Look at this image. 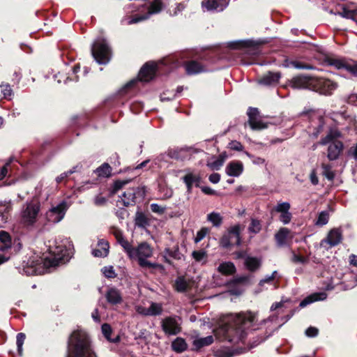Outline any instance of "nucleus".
<instances>
[{
  "label": "nucleus",
  "instance_id": "nucleus-40",
  "mask_svg": "<svg viewBox=\"0 0 357 357\" xmlns=\"http://www.w3.org/2000/svg\"><path fill=\"white\" fill-rule=\"evenodd\" d=\"M192 258L197 261L204 264L206 262L207 253L205 250H195L192 253Z\"/></svg>",
  "mask_w": 357,
  "mask_h": 357
},
{
  "label": "nucleus",
  "instance_id": "nucleus-52",
  "mask_svg": "<svg viewBox=\"0 0 357 357\" xmlns=\"http://www.w3.org/2000/svg\"><path fill=\"white\" fill-rule=\"evenodd\" d=\"M210 229L207 227H202L200 230L197 232L196 236L195 237V243H197L204 239L206 236L209 233Z\"/></svg>",
  "mask_w": 357,
  "mask_h": 357
},
{
  "label": "nucleus",
  "instance_id": "nucleus-64",
  "mask_svg": "<svg viewBox=\"0 0 357 357\" xmlns=\"http://www.w3.org/2000/svg\"><path fill=\"white\" fill-rule=\"evenodd\" d=\"M318 329L315 327H309L306 331H305V335L307 336V337H316L317 335H318Z\"/></svg>",
  "mask_w": 357,
  "mask_h": 357
},
{
  "label": "nucleus",
  "instance_id": "nucleus-54",
  "mask_svg": "<svg viewBox=\"0 0 357 357\" xmlns=\"http://www.w3.org/2000/svg\"><path fill=\"white\" fill-rule=\"evenodd\" d=\"M102 272L104 274V275L107 278H114L116 276V274L112 266H104L102 268Z\"/></svg>",
  "mask_w": 357,
  "mask_h": 357
},
{
  "label": "nucleus",
  "instance_id": "nucleus-26",
  "mask_svg": "<svg viewBox=\"0 0 357 357\" xmlns=\"http://www.w3.org/2000/svg\"><path fill=\"white\" fill-rule=\"evenodd\" d=\"M342 137L341 132L337 129H330L327 135L321 138L319 142L321 145H326L333 143V142H340L339 138Z\"/></svg>",
  "mask_w": 357,
  "mask_h": 357
},
{
  "label": "nucleus",
  "instance_id": "nucleus-16",
  "mask_svg": "<svg viewBox=\"0 0 357 357\" xmlns=\"http://www.w3.org/2000/svg\"><path fill=\"white\" fill-rule=\"evenodd\" d=\"M230 0H203L202 6L207 11L221 12L229 5Z\"/></svg>",
  "mask_w": 357,
  "mask_h": 357
},
{
  "label": "nucleus",
  "instance_id": "nucleus-34",
  "mask_svg": "<svg viewBox=\"0 0 357 357\" xmlns=\"http://www.w3.org/2000/svg\"><path fill=\"white\" fill-rule=\"evenodd\" d=\"M172 348L174 351L181 353L186 350L187 344L183 338L176 337L172 343Z\"/></svg>",
  "mask_w": 357,
  "mask_h": 357
},
{
  "label": "nucleus",
  "instance_id": "nucleus-43",
  "mask_svg": "<svg viewBox=\"0 0 357 357\" xmlns=\"http://www.w3.org/2000/svg\"><path fill=\"white\" fill-rule=\"evenodd\" d=\"M149 309V311L147 312L149 316H157L161 314L162 312V307L160 303H151Z\"/></svg>",
  "mask_w": 357,
  "mask_h": 357
},
{
  "label": "nucleus",
  "instance_id": "nucleus-14",
  "mask_svg": "<svg viewBox=\"0 0 357 357\" xmlns=\"http://www.w3.org/2000/svg\"><path fill=\"white\" fill-rule=\"evenodd\" d=\"M192 152V149L190 147H177L169 149L167 154L170 158L184 161L190 159Z\"/></svg>",
  "mask_w": 357,
  "mask_h": 357
},
{
  "label": "nucleus",
  "instance_id": "nucleus-27",
  "mask_svg": "<svg viewBox=\"0 0 357 357\" xmlns=\"http://www.w3.org/2000/svg\"><path fill=\"white\" fill-rule=\"evenodd\" d=\"M105 298L112 305L119 304L122 301L121 292L116 288H109L105 294Z\"/></svg>",
  "mask_w": 357,
  "mask_h": 357
},
{
  "label": "nucleus",
  "instance_id": "nucleus-35",
  "mask_svg": "<svg viewBox=\"0 0 357 357\" xmlns=\"http://www.w3.org/2000/svg\"><path fill=\"white\" fill-rule=\"evenodd\" d=\"M11 209L10 202H0V220L2 222H6L8 219L6 213Z\"/></svg>",
  "mask_w": 357,
  "mask_h": 357
},
{
  "label": "nucleus",
  "instance_id": "nucleus-47",
  "mask_svg": "<svg viewBox=\"0 0 357 357\" xmlns=\"http://www.w3.org/2000/svg\"><path fill=\"white\" fill-rule=\"evenodd\" d=\"M329 219V213L326 211H323L319 213L318 215V218L315 222V225L317 226H324L326 225L328 222Z\"/></svg>",
  "mask_w": 357,
  "mask_h": 357
},
{
  "label": "nucleus",
  "instance_id": "nucleus-55",
  "mask_svg": "<svg viewBox=\"0 0 357 357\" xmlns=\"http://www.w3.org/2000/svg\"><path fill=\"white\" fill-rule=\"evenodd\" d=\"M128 183V181H116L114 183L112 189L111 193L112 195L116 194L120 189L123 188V185Z\"/></svg>",
  "mask_w": 357,
  "mask_h": 357
},
{
  "label": "nucleus",
  "instance_id": "nucleus-12",
  "mask_svg": "<svg viewBox=\"0 0 357 357\" xmlns=\"http://www.w3.org/2000/svg\"><path fill=\"white\" fill-rule=\"evenodd\" d=\"M161 327L165 335H176L181 331L180 319L177 317H168L161 321Z\"/></svg>",
  "mask_w": 357,
  "mask_h": 357
},
{
  "label": "nucleus",
  "instance_id": "nucleus-42",
  "mask_svg": "<svg viewBox=\"0 0 357 357\" xmlns=\"http://www.w3.org/2000/svg\"><path fill=\"white\" fill-rule=\"evenodd\" d=\"M338 15L344 18L351 20L357 24V10H350L344 8L342 11L338 13Z\"/></svg>",
  "mask_w": 357,
  "mask_h": 357
},
{
  "label": "nucleus",
  "instance_id": "nucleus-25",
  "mask_svg": "<svg viewBox=\"0 0 357 357\" xmlns=\"http://www.w3.org/2000/svg\"><path fill=\"white\" fill-rule=\"evenodd\" d=\"M327 298V294L325 292H317L310 294V296L305 298L299 304V307L303 308L307 305L316 302L324 301Z\"/></svg>",
  "mask_w": 357,
  "mask_h": 357
},
{
  "label": "nucleus",
  "instance_id": "nucleus-7",
  "mask_svg": "<svg viewBox=\"0 0 357 357\" xmlns=\"http://www.w3.org/2000/svg\"><path fill=\"white\" fill-rule=\"evenodd\" d=\"M163 8L164 4L162 0H153L150 3L148 12L146 14L133 16L126 15L122 18L121 24L123 25H131L149 19L151 15L160 13Z\"/></svg>",
  "mask_w": 357,
  "mask_h": 357
},
{
  "label": "nucleus",
  "instance_id": "nucleus-59",
  "mask_svg": "<svg viewBox=\"0 0 357 357\" xmlns=\"http://www.w3.org/2000/svg\"><path fill=\"white\" fill-rule=\"evenodd\" d=\"M347 157L357 160V143L352 145L347 151Z\"/></svg>",
  "mask_w": 357,
  "mask_h": 357
},
{
  "label": "nucleus",
  "instance_id": "nucleus-32",
  "mask_svg": "<svg viewBox=\"0 0 357 357\" xmlns=\"http://www.w3.org/2000/svg\"><path fill=\"white\" fill-rule=\"evenodd\" d=\"M218 271L225 275H231L235 273L236 267L232 262H222L219 265Z\"/></svg>",
  "mask_w": 357,
  "mask_h": 357
},
{
  "label": "nucleus",
  "instance_id": "nucleus-13",
  "mask_svg": "<svg viewBox=\"0 0 357 357\" xmlns=\"http://www.w3.org/2000/svg\"><path fill=\"white\" fill-rule=\"evenodd\" d=\"M265 41L264 40H238L233 42L231 44V47L233 49H241L243 47L248 48V52L252 54H257L259 53V45L264 44Z\"/></svg>",
  "mask_w": 357,
  "mask_h": 357
},
{
  "label": "nucleus",
  "instance_id": "nucleus-31",
  "mask_svg": "<svg viewBox=\"0 0 357 357\" xmlns=\"http://www.w3.org/2000/svg\"><path fill=\"white\" fill-rule=\"evenodd\" d=\"M206 220L215 227H220L223 222V218L218 212H211L207 215Z\"/></svg>",
  "mask_w": 357,
  "mask_h": 357
},
{
  "label": "nucleus",
  "instance_id": "nucleus-11",
  "mask_svg": "<svg viewBox=\"0 0 357 357\" xmlns=\"http://www.w3.org/2000/svg\"><path fill=\"white\" fill-rule=\"evenodd\" d=\"M68 207L69 206L66 201H62L56 206H52L46 213L47 220L52 223L61 222L63 219Z\"/></svg>",
  "mask_w": 357,
  "mask_h": 357
},
{
  "label": "nucleus",
  "instance_id": "nucleus-44",
  "mask_svg": "<svg viewBox=\"0 0 357 357\" xmlns=\"http://www.w3.org/2000/svg\"><path fill=\"white\" fill-rule=\"evenodd\" d=\"M222 165L223 163L217 157H213L211 160L207 161L206 163V166L211 170H219Z\"/></svg>",
  "mask_w": 357,
  "mask_h": 357
},
{
  "label": "nucleus",
  "instance_id": "nucleus-37",
  "mask_svg": "<svg viewBox=\"0 0 357 357\" xmlns=\"http://www.w3.org/2000/svg\"><path fill=\"white\" fill-rule=\"evenodd\" d=\"M96 172L98 176L109 177L112 173V168L107 163H104L96 169Z\"/></svg>",
  "mask_w": 357,
  "mask_h": 357
},
{
  "label": "nucleus",
  "instance_id": "nucleus-4",
  "mask_svg": "<svg viewBox=\"0 0 357 357\" xmlns=\"http://www.w3.org/2000/svg\"><path fill=\"white\" fill-rule=\"evenodd\" d=\"M167 63V59L160 60L157 62L150 61L146 63L139 70L137 79H132L128 82L124 86L123 90L132 87L137 80L142 82H149L154 77L155 73L160 70V66L166 65Z\"/></svg>",
  "mask_w": 357,
  "mask_h": 357
},
{
  "label": "nucleus",
  "instance_id": "nucleus-39",
  "mask_svg": "<svg viewBox=\"0 0 357 357\" xmlns=\"http://www.w3.org/2000/svg\"><path fill=\"white\" fill-rule=\"evenodd\" d=\"M0 241L3 244V246L1 248V250L8 249L11 247L10 236L5 231H0Z\"/></svg>",
  "mask_w": 357,
  "mask_h": 357
},
{
  "label": "nucleus",
  "instance_id": "nucleus-60",
  "mask_svg": "<svg viewBox=\"0 0 357 357\" xmlns=\"http://www.w3.org/2000/svg\"><path fill=\"white\" fill-rule=\"evenodd\" d=\"M151 209L153 213H158V214H162L165 211L166 208L164 206H162L156 203H152L150 205Z\"/></svg>",
  "mask_w": 357,
  "mask_h": 357
},
{
  "label": "nucleus",
  "instance_id": "nucleus-17",
  "mask_svg": "<svg viewBox=\"0 0 357 357\" xmlns=\"http://www.w3.org/2000/svg\"><path fill=\"white\" fill-rule=\"evenodd\" d=\"M314 78L310 76H296L291 81V86L296 89H307L312 90Z\"/></svg>",
  "mask_w": 357,
  "mask_h": 357
},
{
  "label": "nucleus",
  "instance_id": "nucleus-57",
  "mask_svg": "<svg viewBox=\"0 0 357 357\" xmlns=\"http://www.w3.org/2000/svg\"><path fill=\"white\" fill-rule=\"evenodd\" d=\"M245 154L248 157L252 159V163L256 165H266V160L264 158L260 157H255L250 153L245 152Z\"/></svg>",
  "mask_w": 357,
  "mask_h": 357
},
{
  "label": "nucleus",
  "instance_id": "nucleus-58",
  "mask_svg": "<svg viewBox=\"0 0 357 357\" xmlns=\"http://www.w3.org/2000/svg\"><path fill=\"white\" fill-rule=\"evenodd\" d=\"M75 172H76V167H74L69 171L61 174L59 176H58L56 178V183H61L66 178H67L68 176L71 175L72 174H73Z\"/></svg>",
  "mask_w": 357,
  "mask_h": 357
},
{
  "label": "nucleus",
  "instance_id": "nucleus-3",
  "mask_svg": "<svg viewBox=\"0 0 357 357\" xmlns=\"http://www.w3.org/2000/svg\"><path fill=\"white\" fill-rule=\"evenodd\" d=\"M67 357H96L84 331L77 330L72 333L68 340Z\"/></svg>",
  "mask_w": 357,
  "mask_h": 357
},
{
  "label": "nucleus",
  "instance_id": "nucleus-10",
  "mask_svg": "<svg viewBox=\"0 0 357 357\" xmlns=\"http://www.w3.org/2000/svg\"><path fill=\"white\" fill-rule=\"evenodd\" d=\"M220 244L224 248H228L233 245H239L241 244L240 226L237 225L231 227L221 238Z\"/></svg>",
  "mask_w": 357,
  "mask_h": 357
},
{
  "label": "nucleus",
  "instance_id": "nucleus-15",
  "mask_svg": "<svg viewBox=\"0 0 357 357\" xmlns=\"http://www.w3.org/2000/svg\"><path fill=\"white\" fill-rule=\"evenodd\" d=\"M290 207V204L287 202H278L274 207V211L280 213L279 220L284 225L289 224L291 220L292 215L289 212Z\"/></svg>",
  "mask_w": 357,
  "mask_h": 357
},
{
  "label": "nucleus",
  "instance_id": "nucleus-5",
  "mask_svg": "<svg viewBox=\"0 0 357 357\" xmlns=\"http://www.w3.org/2000/svg\"><path fill=\"white\" fill-rule=\"evenodd\" d=\"M91 54L96 61L100 65L107 64L112 57L111 48L104 38H98L91 47Z\"/></svg>",
  "mask_w": 357,
  "mask_h": 357
},
{
  "label": "nucleus",
  "instance_id": "nucleus-19",
  "mask_svg": "<svg viewBox=\"0 0 357 357\" xmlns=\"http://www.w3.org/2000/svg\"><path fill=\"white\" fill-rule=\"evenodd\" d=\"M342 235L341 231L338 229H331L326 238L321 241V244L328 243L330 247H334L341 243Z\"/></svg>",
  "mask_w": 357,
  "mask_h": 357
},
{
  "label": "nucleus",
  "instance_id": "nucleus-62",
  "mask_svg": "<svg viewBox=\"0 0 357 357\" xmlns=\"http://www.w3.org/2000/svg\"><path fill=\"white\" fill-rule=\"evenodd\" d=\"M229 146L231 149L235 151H242L243 149V145L238 141H231L229 144Z\"/></svg>",
  "mask_w": 357,
  "mask_h": 357
},
{
  "label": "nucleus",
  "instance_id": "nucleus-38",
  "mask_svg": "<svg viewBox=\"0 0 357 357\" xmlns=\"http://www.w3.org/2000/svg\"><path fill=\"white\" fill-rule=\"evenodd\" d=\"M101 330H102V333L103 335L108 341H109L111 342H116L119 341V337H116L114 339L111 338L110 336H111L112 331V328H111L110 325H109L108 324H102V327H101Z\"/></svg>",
  "mask_w": 357,
  "mask_h": 357
},
{
  "label": "nucleus",
  "instance_id": "nucleus-9",
  "mask_svg": "<svg viewBox=\"0 0 357 357\" xmlns=\"http://www.w3.org/2000/svg\"><path fill=\"white\" fill-rule=\"evenodd\" d=\"M312 91L328 96L337 88V84L329 79L314 77L312 81Z\"/></svg>",
  "mask_w": 357,
  "mask_h": 357
},
{
  "label": "nucleus",
  "instance_id": "nucleus-21",
  "mask_svg": "<svg viewBox=\"0 0 357 357\" xmlns=\"http://www.w3.org/2000/svg\"><path fill=\"white\" fill-rule=\"evenodd\" d=\"M281 74L279 72H268L259 80V83L265 86L275 85L278 83Z\"/></svg>",
  "mask_w": 357,
  "mask_h": 357
},
{
  "label": "nucleus",
  "instance_id": "nucleus-20",
  "mask_svg": "<svg viewBox=\"0 0 357 357\" xmlns=\"http://www.w3.org/2000/svg\"><path fill=\"white\" fill-rule=\"evenodd\" d=\"M243 172V165L241 161H231L225 168V172L229 176L238 177Z\"/></svg>",
  "mask_w": 357,
  "mask_h": 357
},
{
  "label": "nucleus",
  "instance_id": "nucleus-29",
  "mask_svg": "<svg viewBox=\"0 0 357 357\" xmlns=\"http://www.w3.org/2000/svg\"><path fill=\"white\" fill-rule=\"evenodd\" d=\"M185 70L188 75H195L206 71L203 66L195 61L186 63Z\"/></svg>",
  "mask_w": 357,
  "mask_h": 357
},
{
  "label": "nucleus",
  "instance_id": "nucleus-23",
  "mask_svg": "<svg viewBox=\"0 0 357 357\" xmlns=\"http://www.w3.org/2000/svg\"><path fill=\"white\" fill-rule=\"evenodd\" d=\"M135 195L136 190L134 188H129L119 197V202H121L124 206L134 205L135 204Z\"/></svg>",
  "mask_w": 357,
  "mask_h": 357
},
{
  "label": "nucleus",
  "instance_id": "nucleus-30",
  "mask_svg": "<svg viewBox=\"0 0 357 357\" xmlns=\"http://www.w3.org/2000/svg\"><path fill=\"white\" fill-rule=\"evenodd\" d=\"M290 230L286 227L280 228L275 235V239L278 246L282 247L286 244L287 238Z\"/></svg>",
  "mask_w": 357,
  "mask_h": 357
},
{
  "label": "nucleus",
  "instance_id": "nucleus-1",
  "mask_svg": "<svg viewBox=\"0 0 357 357\" xmlns=\"http://www.w3.org/2000/svg\"><path fill=\"white\" fill-rule=\"evenodd\" d=\"M291 316L287 315L280 319L277 315H272L257 324L256 313L242 312L231 315L229 323L221 326L218 333H222L223 339L229 342L238 344L244 340L250 331L264 330L265 337L261 340L262 342L279 329Z\"/></svg>",
  "mask_w": 357,
  "mask_h": 357
},
{
  "label": "nucleus",
  "instance_id": "nucleus-24",
  "mask_svg": "<svg viewBox=\"0 0 357 357\" xmlns=\"http://www.w3.org/2000/svg\"><path fill=\"white\" fill-rule=\"evenodd\" d=\"M348 61L342 59L328 56L324 59V63L326 66H332L337 70L344 69L347 70V65H348Z\"/></svg>",
  "mask_w": 357,
  "mask_h": 357
},
{
  "label": "nucleus",
  "instance_id": "nucleus-61",
  "mask_svg": "<svg viewBox=\"0 0 357 357\" xmlns=\"http://www.w3.org/2000/svg\"><path fill=\"white\" fill-rule=\"evenodd\" d=\"M276 274L277 271H274L271 275L265 276L264 278L259 281V285L262 287L265 283L271 282L275 278Z\"/></svg>",
  "mask_w": 357,
  "mask_h": 357
},
{
  "label": "nucleus",
  "instance_id": "nucleus-48",
  "mask_svg": "<svg viewBox=\"0 0 357 357\" xmlns=\"http://www.w3.org/2000/svg\"><path fill=\"white\" fill-rule=\"evenodd\" d=\"M322 174L329 181H333L335 177V174L332 170V167L330 165L322 164Z\"/></svg>",
  "mask_w": 357,
  "mask_h": 357
},
{
  "label": "nucleus",
  "instance_id": "nucleus-53",
  "mask_svg": "<svg viewBox=\"0 0 357 357\" xmlns=\"http://www.w3.org/2000/svg\"><path fill=\"white\" fill-rule=\"evenodd\" d=\"M291 261L294 264H306L308 262V259L292 252Z\"/></svg>",
  "mask_w": 357,
  "mask_h": 357
},
{
  "label": "nucleus",
  "instance_id": "nucleus-36",
  "mask_svg": "<svg viewBox=\"0 0 357 357\" xmlns=\"http://www.w3.org/2000/svg\"><path fill=\"white\" fill-rule=\"evenodd\" d=\"M248 124L253 130H261L266 129L268 127V124L261 119L257 118H250L248 121Z\"/></svg>",
  "mask_w": 357,
  "mask_h": 357
},
{
  "label": "nucleus",
  "instance_id": "nucleus-22",
  "mask_svg": "<svg viewBox=\"0 0 357 357\" xmlns=\"http://www.w3.org/2000/svg\"><path fill=\"white\" fill-rule=\"evenodd\" d=\"M182 180L186 185L188 192L190 193L192 192L193 184H195L196 186H199L201 177L197 174L188 172L182 178Z\"/></svg>",
  "mask_w": 357,
  "mask_h": 357
},
{
  "label": "nucleus",
  "instance_id": "nucleus-41",
  "mask_svg": "<svg viewBox=\"0 0 357 357\" xmlns=\"http://www.w3.org/2000/svg\"><path fill=\"white\" fill-rule=\"evenodd\" d=\"M135 223L138 227L143 228L148 225V220L143 213L137 212L135 215Z\"/></svg>",
  "mask_w": 357,
  "mask_h": 357
},
{
  "label": "nucleus",
  "instance_id": "nucleus-46",
  "mask_svg": "<svg viewBox=\"0 0 357 357\" xmlns=\"http://www.w3.org/2000/svg\"><path fill=\"white\" fill-rule=\"evenodd\" d=\"M1 89V93L4 98L8 100H10L13 96V91L11 89V86L9 84L2 83L0 85Z\"/></svg>",
  "mask_w": 357,
  "mask_h": 357
},
{
  "label": "nucleus",
  "instance_id": "nucleus-28",
  "mask_svg": "<svg viewBox=\"0 0 357 357\" xmlns=\"http://www.w3.org/2000/svg\"><path fill=\"white\" fill-rule=\"evenodd\" d=\"M244 264L248 271L254 272L260 268L261 264V258L257 257L247 256L245 258Z\"/></svg>",
  "mask_w": 357,
  "mask_h": 357
},
{
  "label": "nucleus",
  "instance_id": "nucleus-8",
  "mask_svg": "<svg viewBox=\"0 0 357 357\" xmlns=\"http://www.w3.org/2000/svg\"><path fill=\"white\" fill-rule=\"evenodd\" d=\"M152 249L146 243L139 244L134 249L133 258L137 257L140 266L155 268L156 264L151 263L147 260L152 255Z\"/></svg>",
  "mask_w": 357,
  "mask_h": 357
},
{
  "label": "nucleus",
  "instance_id": "nucleus-50",
  "mask_svg": "<svg viewBox=\"0 0 357 357\" xmlns=\"http://www.w3.org/2000/svg\"><path fill=\"white\" fill-rule=\"evenodd\" d=\"M261 229V225L260 221L256 219H252L250 225L248 227V231L250 233L252 234H258Z\"/></svg>",
  "mask_w": 357,
  "mask_h": 357
},
{
  "label": "nucleus",
  "instance_id": "nucleus-51",
  "mask_svg": "<svg viewBox=\"0 0 357 357\" xmlns=\"http://www.w3.org/2000/svg\"><path fill=\"white\" fill-rule=\"evenodd\" d=\"M26 338V335L24 333H20L17 335L16 344L17 347V351L20 355H22L23 351V344L24 340Z\"/></svg>",
  "mask_w": 357,
  "mask_h": 357
},
{
  "label": "nucleus",
  "instance_id": "nucleus-56",
  "mask_svg": "<svg viewBox=\"0 0 357 357\" xmlns=\"http://www.w3.org/2000/svg\"><path fill=\"white\" fill-rule=\"evenodd\" d=\"M347 71L354 76L357 77V61H349L348 65H347Z\"/></svg>",
  "mask_w": 357,
  "mask_h": 357
},
{
  "label": "nucleus",
  "instance_id": "nucleus-63",
  "mask_svg": "<svg viewBox=\"0 0 357 357\" xmlns=\"http://www.w3.org/2000/svg\"><path fill=\"white\" fill-rule=\"evenodd\" d=\"M185 9V5L183 3H178L173 10H170V15H177Z\"/></svg>",
  "mask_w": 357,
  "mask_h": 357
},
{
  "label": "nucleus",
  "instance_id": "nucleus-45",
  "mask_svg": "<svg viewBox=\"0 0 357 357\" xmlns=\"http://www.w3.org/2000/svg\"><path fill=\"white\" fill-rule=\"evenodd\" d=\"M119 243L122 246L124 250L126 252L129 257L133 258L134 255V248H132V245L124 238L121 239Z\"/></svg>",
  "mask_w": 357,
  "mask_h": 357
},
{
  "label": "nucleus",
  "instance_id": "nucleus-2",
  "mask_svg": "<svg viewBox=\"0 0 357 357\" xmlns=\"http://www.w3.org/2000/svg\"><path fill=\"white\" fill-rule=\"evenodd\" d=\"M50 250L52 255L43 259L37 255H33L27 261H24L20 267V271L26 275L44 274L50 268L68 262L74 254L73 244L67 238L59 244L56 242L54 247L50 246Z\"/></svg>",
  "mask_w": 357,
  "mask_h": 357
},
{
  "label": "nucleus",
  "instance_id": "nucleus-6",
  "mask_svg": "<svg viewBox=\"0 0 357 357\" xmlns=\"http://www.w3.org/2000/svg\"><path fill=\"white\" fill-rule=\"evenodd\" d=\"M40 211V204L37 202L24 204L20 212V222L26 226L33 225L38 220Z\"/></svg>",
  "mask_w": 357,
  "mask_h": 357
},
{
  "label": "nucleus",
  "instance_id": "nucleus-49",
  "mask_svg": "<svg viewBox=\"0 0 357 357\" xmlns=\"http://www.w3.org/2000/svg\"><path fill=\"white\" fill-rule=\"evenodd\" d=\"M175 289L178 292H184L188 287V283L183 277H178L175 281Z\"/></svg>",
  "mask_w": 357,
  "mask_h": 357
},
{
  "label": "nucleus",
  "instance_id": "nucleus-33",
  "mask_svg": "<svg viewBox=\"0 0 357 357\" xmlns=\"http://www.w3.org/2000/svg\"><path fill=\"white\" fill-rule=\"evenodd\" d=\"M213 342V337L212 335H208L205 337H199L194 340L193 346L196 349H199L204 347L211 344Z\"/></svg>",
  "mask_w": 357,
  "mask_h": 357
},
{
  "label": "nucleus",
  "instance_id": "nucleus-18",
  "mask_svg": "<svg viewBox=\"0 0 357 357\" xmlns=\"http://www.w3.org/2000/svg\"><path fill=\"white\" fill-rule=\"evenodd\" d=\"M328 144L327 158L331 161L337 160L344 149L342 142H333Z\"/></svg>",
  "mask_w": 357,
  "mask_h": 357
}]
</instances>
